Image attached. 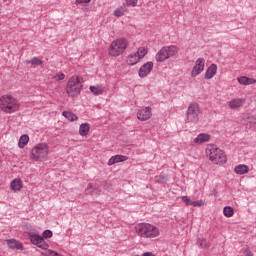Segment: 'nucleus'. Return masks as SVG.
I'll list each match as a JSON object with an SVG mask.
<instances>
[{"label": "nucleus", "mask_w": 256, "mask_h": 256, "mask_svg": "<svg viewBox=\"0 0 256 256\" xmlns=\"http://www.w3.org/2000/svg\"><path fill=\"white\" fill-rule=\"evenodd\" d=\"M134 231L141 239H155L160 235L157 226L145 222L136 224Z\"/></svg>", "instance_id": "f257e3e1"}, {"label": "nucleus", "mask_w": 256, "mask_h": 256, "mask_svg": "<svg viewBox=\"0 0 256 256\" xmlns=\"http://www.w3.org/2000/svg\"><path fill=\"white\" fill-rule=\"evenodd\" d=\"M206 155L214 165H225L227 163V155L215 145L207 146Z\"/></svg>", "instance_id": "f03ea898"}, {"label": "nucleus", "mask_w": 256, "mask_h": 256, "mask_svg": "<svg viewBox=\"0 0 256 256\" xmlns=\"http://www.w3.org/2000/svg\"><path fill=\"white\" fill-rule=\"evenodd\" d=\"M68 97H77L83 91V79L81 77L74 75L70 77L65 88Z\"/></svg>", "instance_id": "7ed1b4c3"}, {"label": "nucleus", "mask_w": 256, "mask_h": 256, "mask_svg": "<svg viewBox=\"0 0 256 256\" xmlns=\"http://www.w3.org/2000/svg\"><path fill=\"white\" fill-rule=\"evenodd\" d=\"M127 47H129V42L125 38H118L111 42L108 48V55L110 57H119L127 51Z\"/></svg>", "instance_id": "20e7f679"}, {"label": "nucleus", "mask_w": 256, "mask_h": 256, "mask_svg": "<svg viewBox=\"0 0 256 256\" xmlns=\"http://www.w3.org/2000/svg\"><path fill=\"white\" fill-rule=\"evenodd\" d=\"M19 100L13 98V96L4 95L0 97V109L4 113H15L19 111Z\"/></svg>", "instance_id": "39448f33"}, {"label": "nucleus", "mask_w": 256, "mask_h": 256, "mask_svg": "<svg viewBox=\"0 0 256 256\" xmlns=\"http://www.w3.org/2000/svg\"><path fill=\"white\" fill-rule=\"evenodd\" d=\"M179 53V46L169 45L163 46L155 55L156 63H165L167 59L175 57Z\"/></svg>", "instance_id": "423d86ee"}, {"label": "nucleus", "mask_w": 256, "mask_h": 256, "mask_svg": "<svg viewBox=\"0 0 256 256\" xmlns=\"http://www.w3.org/2000/svg\"><path fill=\"white\" fill-rule=\"evenodd\" d=\"M149 53V49L145 46L137 48L136 52H132L126 56L125 63L128 67H134L139 62L145 59V56Z\"/></svg>", "instance_id": "0eeeda50"}, {"label": "nucleus", "mask_w": 256, "mask_h": 256, "mask_svg": "<svg viewBox=\"0 0 256 256\" xmlns=\"http://www.w3.org/2000/svg\"><path fill=\"white\" fill-rule=\"evenodd\" d=\"M49 155V145L40 143L34 146L31 150V159L33 161H45Z\"/></svg>", "instance_id": "6e6552de"}, {"label": "nucleus", "mask_w": 256, "mask_h": 256, "mask_svg": "<svg viewBox=\"0 0 256 256\" xmlns=\"http://www.w3.org/2000/svg\"><path fill=\"white\" fill-rule=\"evenodd\" d=\"M199 115H201L199 104L197 102H192L186 110V123H199Z\"/></svg>", "instance_id": "1a4fd4ad"}, {"label": "nucleus", "mask_w": 256, "mask_h": 256, "mask_svg": "<svg viewBox=\"0 0 256 256\" xmlns=\"http://www.w3.org/2000/svg\"><path fill=\"white\" fill-rule=\"evenodd\" d=\"M28 237L30 239L31 244L36 245V247H39V249H44L45 251L49 249V244L45 242L43 236L35 232H29Z\"/></svg>", "instance_id": "9d476101"}, {"label": "nucleus", "mask_w": 256, "mask_h": 256, "mask_svg": "<svg viewBox=\"0 0 256 256\" xmlns=\"http://www.w3.org/2000/svg\"><path fill=\"white\" fill-rule=\"evenodd\" d=\"M154 64L151 61H148L142 64L138 70V77L140 79H145L148 75H151V71H153Z\"/></svg>", "instance_id": "9b49d317"}, {"label": "nucleus", "mask_w": 256, "mask_h": 256, "mask_svg": "<svg viewBox=\"0 0 256 256\" xmlns=\"http://www.w3.org/2000/svg\"><path fill=\"white\" fill-rule=\"evenodd\" d=\"M205 71V58H198L191 71V77L195 78Z\"/></svg>", "instance_id": "f8f14e48"}, {"label": "nucleus", "mask_w": 256, "mask_h": 256, "mask_svg": "<svg viewBox=\"0 0 256 256\" xmlns=\"http://www.w3.org/2000/svg\"><path fill=\"white\" fill-rule=\"evenodd\" d=\"M153 116L151 107H143L138 110L137 112V119L139 121H149L151 117Z\"/></svg>", "instance_id": "ddd939ff"}, {"label": "nucleus", "mask_w": 256, "mask_h": 256, "mask_svg": "<svg viewBox=\"0 0 256 256\" xmlns=\"http://www.w3.org/2000/svg\"><path fill=\"white\" fill-rule=\"evenodd\" d=\"M245 105V99L244 98H235L228 102L229 109H241Z\"/></svg>", "instance_id": "4468645a"}, {"label": "nucleus", "mask_w": 256, "mask_h": 256, "mask_svg": "<svg viewBox=\"0 0 256 256\" xmlns=\"http://www.w3.org/2000/svg\"><path fill=\"white\" fill-rule=\"evenodd\" d=\"M209 141H211V135H209L207 133H200L193 140V142L196 145H203V143H209Z\"/></svg>", "instance_id": "2eb2a0df"}, {"label": "nucleus", "mask_w": 256, "mask_h": 256, "mask_svg": "<svg viewBox=\"0 0 256 256\" xmlns=\"http://www.w3.org/2000/svg\"><path fill=\"white\" fill-rule=\"evenodd\" d=\"M128 159H129V157L123 156V155L112 156L108 160V166L111 167V166L115 165V163H123V161H127Z\"/></svg>", "instance_id": "dca6fc26"}, {"label": "nucleus", "mask_w": 256, "mask_h": 256, "mask_svg": "<svg viewBox=\"0 0 256 256\" xmlns=\"http://www.w3.org/2000/svg\"><path fill=\"white\" fill-rule=\"evenodd\" d=\"M237 81L239 83V85H255L256 83V79L255 78H249L247 76H240L237 78Z\"/></svg>", "instance_id": "f3484780"}, {"label": "nucleus", "mask_w": 256, "mask_h": 256, "mask_svg": "<svg viewBox=\"0 0 256 256\" xmlns=\"http://www.w3.org/2000/svg\"><path fill=\"white\" fill-rule=\"evenodd\" d=\"M6 243L10 249H18L19 251H23V244L16 239L6 240Z\"/></svg>", "instance_id": "a211bd4d"}, {"label": "nucleus", "mask_w": 256, "mask_h": 256, "mask_svg": "<svg viewBox=\"0 0 256 256\" xmlns=\"http://www.w3.org/2000/svg\"><path fill=\"white\" fill-rule=\"evenodd\" d=\"M215 75H217V66L216 64H211L205 72V79H213Z\"/></svg>", "instance_id": "6ab92c4d"}, {"label": "nucleus", "mask_w": 256, "mask_h": 256, "mask_svg": "<svg viewBox=\"0 0 256 256\" xmlns=\"http://www.w3.org/2000/svg\"><path fill=\"white\" fill-rule=\"evenodd\" d=\"M234 173H236V175H245L249 173V166L245 164L236 165L234 168Z\"/></svg>", "instance_id": "aec40b11"}, {"label": "nucleus", "mask_w": 256, "mask_h": 256, "mask_svg": "<svg viewBox=\"0 0 256 256\" xmlns=\"http://www.w3.org/2000/svg\"><path fill=\"white\" fill-rule=\"evenodd\" d=\"M90 129L91 125L89 123H82L79 127V135L81 137H87L89 135Z\"/></svg>", "instance_id": "412c9836"}, {"label": "nucleus", "mask_w": 256, "mask_h": 256, "mask_svg": "<svg viewBox=\"0 0 256 256\" xmlns=\"http://www.w3.org/2000/svg\"><path fill=\"white\" fill-rule=\"evenodd\" d=\"M10 188L12 191H21L23 189V181L20 178L14 179L10 184Z\"/></svg>", "instance_id": "4be33fe9"}, {"label": "nucleus", "mask_w": 256, "mask_h": 256, "mask_svg": "<svg viewBox=\"0 0 256 256\" xmlns=\"http://www.w3.org/2000/svg\"><path fill=\"white\" fill-rule=\"evenodd\" d=\"M62 115H63V117H65V119H68L72 123L75 122V121H79V117L77 116V114H75L73 112L64 111L62 113Z\"/></svg>", "instance_id": "5701e85b"}, {"label": "nucleus", "mask_w": 256, "mask_h": 256, "mask_svg": "<svg viewBox=\"0 0 256 256\" xmlns=\"http://www.w3.org/2000/svg\"><path fill=\"white\" fill-rule=\"evenodd\" d=\"M28 143H29V136L24 134L19 139L18 147L20 149H24Z\"/></svg>", "instance_id": "b1692460"}, {"label": "nucleus", "mask_w": 256, "mask_h": 256, "mask_svg": "<svg viewBox=\"0 0 256 256\" xmlns=\"http://www.w3.org/2000/svg\"><path fill=\"white\" fill-rule=\"evenodd\" d=\"M89 89L93 95H103V86L101 85L90 86Z\"/></svg>", "instance_id": "393cba45"}, {"label": "nucleus", "mask_w": 256, "mask_h": 256, "mask_svg": "<svg viewBox=\"0 0 256 256\" xmlns=\"http://www.w3.org/2000/svg\"><path fill=\"white\" fill-rule=\"evenodd\" d=\"M235 214V211L231 208V206H226L223 209V215L224 217H233V215Z\"/></svg>", "instance_id": "a878e982"}, {"label": "nucleus", "mask_w": 256, "mask_h": 256, "mask_svg": "<svg viewBox=\"0 0 256 256\" xmlns=\"http://www.w3.org/2000/svg\"><path fill=\"white\" fill-rule=\"evenodd\" d=\"M126 11L125 7L120 6L114 11V17H123Z\"/></svg>", "instance_id": "bb28decb"}, {"label": "nucleus", "mask_w": 256, "mask_h": 256, "mask_svg": "<svg viewBox=\"0 0 256 256\" xmlns=\"http://www.w3.org/2000/svg\"><path fill=\"white\" fill-rule=\"evenodd\" d=\"M197 244L200 247H202V249H207V247H209V242H207V240H205V238H198Z\"/></svg>", "instance_id": "cd10ccee"}, {"label": "nucleus", "mask_w": 256, "mask_h": 256, "mask_svg": "<svg viewBox=\"0 0 256 256\" xmlns=\"http://www.w3.org/2000/svg\"><path fill=\"white\" fill-rule=\"evenodd\" d=\"M43 255L44 256H63L62 254H59V253H57L54 250H51L49 248L43 253Z\"/></svg>", "instance_id": "c85d7f7f"}, {"label": "nucleus", "mask_w": 256, "mask_h": 256, "mask_svg": "<svg viewBox=\"0 0 256 256\" xmlns=\"http://www.w3.org/2000/svg\"><path fill=\"white\" fill-rule=\"evenodd\" d=\"M139 0H125L126 7H137Z\"/></svg>", "instance_id": "c756f323"}, {"label": "nucleus", "mask_w": 256, "mask_h": 256, "mask_svg": "<svg viewBox=\"0 0 256 256\" xmlns=\"http://www.w3.org/2000/svg\"><path fill=\"white\" fill-rule=\"evenodd\" d=\"M29 63L31 65H43V62L41 61V59L37 58V57H34L32 58Z\"/></svg>", "instance_id": "7c9ffc66"}, {"label": "nucleus", "mask_w": 256, "mask_h": 256, "mask_svg": "<svg viewBox=\"0 0 256 256\" xmlns=\"http://www.w3.org/2000/svg\"><path fill=\"white\" fill-rule=\"evenodd\" d=\"M181 200L183 201V203H185V205L192 206L193 204V200L189 199L188 196H182Z\"/></svg>", "instance_id": "2f4dec72"}, {"label": "nucleus", "mask_w": 256, "mask_h": 256, "mask_svg": "<svg viewBox=\"0 0 256 256\" xmlns=\"http://www.w3.org/2000/svg\"><path fill=\"white\" fill-rule=\"evenodd\" d=\"M53 237V232L51 230H45L43 232V239H51Z\"/></svg>", "instance_id": "473e14b6"}, {"label": "nucleus", "mask_w": 256, "mask_h": 256, "mask_svg": "<svg viewBox=\"0 0 256 256\" xmlns=\"http://www.w3.org/2000/svg\"><path fill=\"white\" fill-rule=\"evenodd\" d=\"M203 205H205V202L203 200H198V201H192L191 207H203Z\"/></svg>", "instance_id": "72a5a7b5"}, {"label": "nucleus", "mask_w": 256, "mask_h": 256, "mask_svg": "<svg viewBox=\"0 0 256 256\" xmlns=\"http://www.w3.org/2000/svg\"><path fill=\"white\" fill-rule=\"evenodd\" d=\"M54 79H55V81H63V79H65V74H63V73L56 74L54 76Z\"/></svg>", "instance_id": "f704fd0d"}, {"label": "nucleus", "mask_w": 256, "mask_h": 256, "mask_svg": "<svg viewBox=\"0 0 256 256\" xmlns=\"http://www.w3.org/2000/svg\"><path fill=\"white\" fill-rule=\"evenodd\" d=\"M81 3H91V0H75L76 5H81Z\"/></svg>", "instance_id": "c9c22d12"}, {"label": "nucleus", "mask_w": 256, "mask_h": 256, "mask_svg": "<svg viewBox=\"0 0 256 256\" xmlns=\"http://www.w3.org/2000/svg\"><path fill=\"white\" fill-rule=\"evenodd\" d=\"M245 256H254V255H253V252H251V250L246 249Z\"/></svg>", "instance_id": "e433bc0d"}, {"label": "nucleus", "mask_w": 256, "mask_h": 256, "mask_svg": "<svg viewBox=\"0 0 256 256\" xmlns=\"http://www.w3.org/2000/svg\"><path fill=\"white\" fill-rule=\"evenodd\" d=\"M143 256H156L155 254H153L152 252H145L143 254Z\"/></svg>", "instance_id": "4c0bfd02"}, {"label": "nucleus", "mask_w": 256, "mask_h": 256, "mask_svg": "<svg viewBox=\"0 0 256 256\" xmlns=\"http://www.w3.org/2000/svg\"><path fill=\"white\" fill-rule=\"evenodd\" d=\"M93 187V184H88L86 192L89 193V189H91Z\"/></svg>", "instance_id": "58836bf2"}, {"label": "nucleus", "mask_w": 256, "mask_h": 256, "mask_svg": "<svg viewBox=\"0 0 256 256\" xmlns=\"http://www.w3.org/2000/svg\"><path fill=\"white\" fill-rule=\"evenodd\" d=\"M135 256H139V255H135Z\"/></svg>", "instance_id": "ea45409f"}]
</instances>
